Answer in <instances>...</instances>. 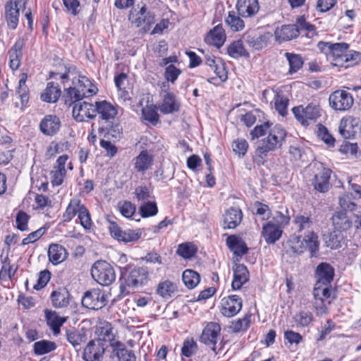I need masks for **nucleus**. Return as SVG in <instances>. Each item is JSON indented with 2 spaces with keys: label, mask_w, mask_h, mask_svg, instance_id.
<instances>
[{
  "label": "nucleus",
  "mask_w": 361,
  "mask_h": 361,
  "mask_svg": "<svg viewBox=\"0 0 361 361\" xmlns=\"http://www.w3.org/2000/svg\"><path fill=\"white\" fill-rule=\"evenodd\" d=\"M252 139L267 135V136L260 140L259 145L257 148V154L261 158L267 156L269 152H273L280 148L286 137V130L279 125L273 126L272 123L269 121L259 126H256L251 131Z\"/></svg>",
  "instance_id": "f257e3e1"
},
{
  "label": "nucleus",
  "mask_w": 361,
  "mask_h": 361,
  "mask_svg": "<svg viewBox=\"0 0 361 361\" xmlns=\"http://www.w3.org/2000/svg\"><path fill=\"white\" fill-rule=\"evenodd\" d=\"M72 86L65 89L66 96L75 100H82L97 92V87L85 76L78 75L72 79Z\"/></svg>",
  "instance_id": "f03ea898"
},
{
  "label": "nucleus",
  "mask_w": 361,
  "mask_h": 361,
  "mask_svg": "<svg viewBox=\"0 0 361 361\" xmlns=\"http://www.w3.org/2000/svg\"><path fill=\"white\" fill-rule=\"evenodd\" d=\"M290 242L293 252L301 254L305 250H308L310 257H317L319 249V241L317 235L314 231H308L302 238L300 236L293 237Z\"/></svg>",
  "instance_id": "7ed1b4c3"
},
{
  "label": "nucleus",
  "mask_w": 361,
  "mask_h": 361,
  "mask_svg": "<svg viewBox=\"0 0 361 361\" xmlns=\"http://www.w3.org/2000/svg\"><path fill=\"white\" fill-rule=\"evenodd\" d=\"M92 278L102 286L111 285L116 279V273L114 267L107 262L98 260L91 268Z\"/></svg>",
  "instance_id": "20e7f679"
},
{
  "label": "nucleus",
  "mask_w": 361,
  "mask_h": 361,
  "mask_svg": "<svg viewBox=\"0 0 361 361\" xmlns=\"http://www.w3.org/2000/svg\"><path fill=\"white\" fill-rule=\"evenodd\" d=\"M65 104L73 106V117L78 122L85 121L86 118H93L96 116L95 107L91 103L66 97Z\"/></svg>",
  "instance_id": "39448f33"
},
{
  "label": "nucleus",
  "mask_w": 361,
  "mask_h": 361,
  "mask_svg": "<svg viewBox=\"0 0 361 361\" xmlns=\"http://www.w3.org/2000/svg\"><path fill=\"white\" fill-rule=\"evenodd\" d=\"M129 20L137 27H141L144 32H147L155 21V15L146 6L140 10L134 9L130 12Z\"/></svg>",
  "instance_id": "423d86ee"
},
{
  "label": "nucleus",
  "mask_w": 361,
  "mask_h": 361,
  "mask_svg": "<svg viewBox=\"0 0 361 361\" xmlns=\"http://www.w3.org/2000/svg\"><path fill=\"white\" fill-rule=\"evenodd\" d=\"M126 287L135 290L147 284L149 272L146 267H135L123 274Z\"/></svg>",
  "instance_id": "0eeeda50"
},
{
  "label": "nucleus",
  "mask_w": 361,
  "mask_h": 361,
  "mask_svg": "<svg viewBox=\"0 0 361 361\" xmlns=\"http://www.w3.org/2000/svg\"><path fill=\"white\" fill-rule=\"evenodd\" d=\"M313 169L314 175L312 184L314 188L320 192H327L331 187V171L321 162L314 163Z\"/></svg>",
  "instance_id": "6e6552de"
},
{
  "label": "nucleus",
  "mask_w": 361,
  "mask_h": 361,
  "mask_svg": "<svg viewBox=\"0 0 361 361\" xmlns=\"http://www.w3.org/2000/svg\"><path fill=\"white\" fill-rule=\"evenodd\" d=\"M295 118L304 126L310 125V122L315 121L320 116L319 106L313 103L306 107L298 106L292 109Z\"/></svg>",
  "instance_id": "1a4fd4ad"
},
{
  "label": "nucleus",
  "mask_w": 361,
  "mask_h": 361,
  "mask_svg": "<svg viewBox=\"0 0 361 361\" xmlns=\"http://www.w3.org/2000/svg\"><path fill=\"white\" fill-rule=\"evenodd\" d=\"M25 0H9L5 5V18L10 29L15 30L18 24L20 10L25 8Z\"/></svg>",
  "instance_id": "9d476101"
},
{
  "label": "nucleus",
  "mask_w": 361,
  "mask_h": 361,
  "mask_svg": "<svg viewBox=\"0 0 361 361\" xmlns=\"http://www.w3.org/2000/svg\"><path fill=\"white\" fill-rule=\"evenodd\" d=\"M82 304L85 307L90 310L102 309L106 304L104 292L99 288H92L87 291L82 297Z\"/></svg>",
  "instance_id": "9b49d317"
},
{
  "label": "nucleus",
  "mask_w": 361,
  "mask_h": 361,
  "mask_svg": "<svg viewBox=\"0 0 361 361\" xmlns=\"http://www.w3.org/2000/svg\"><path fill=\"white\" fill-rule=\"evenodd\" d=\"M329 102L334 110L346 111L352 107L354 99L350 93L345 90H336L330 94Z\"/></svg>",
  "instance_id": "f8f14e48"
},
{
  "label": "nucleus",
  "mask_w": 361,
  "mask_h": 361,
  "mask_svg": "<svg viewBox=\"0 0 361 361\" xmlns=\"http://www.w3.org/2000/svg\"><path fill=\"white\" fill-rule=\"evenodd\" d=\"M109 229L111 235L114 239L122 241L123 243L135 242L138 240L142 235L140 230L128 229L123 231L116 223L114 221L109 222Z\"/></svg>",
  "instance_id": "ddd939ff"
},
{
  "label": "nucleus",
  "mask_w": 361,
  "mask_h": 361,
  "mask_svg": "<svg viewBox=\"0 0 361 361\" xmlns=\"http://www.w3.org/2000/svg\"><path fill=\"white\" fill-rule=\"evenodd\" d=\"M169 86L166 82H163L161 85V92L164 94L162 97V102L159 106V110L164 114H172L178 111L180 109V104L176 99V96L171 93L168 92Z\"/></svg>",
  "instance_id": "4468645a"
},
{
  "label": "nucleus",
  "mask_w": 361,
  "mask_h": 361,
  "mask_svg": "<svg viewBox=\"0 0 361 361\" xmlns=\"http://www.w3.org/2000/svg\"><path fill=\"white\" fill-rule=\"evenodd\" d=\"M272 38V34L265 32L262 34L255 32L247 33L244 36L245 43L255 50H261L265 48Z\"/></svg>",
  "instance_id": "2eb2a0df"
},
{
  "label": "nucleus",
  "mask_w": 361,
  "mask_h": 361,
  "mask_svg": "<svg viewBox=\"0 0 361 361\" xmlns=\"http://www.w3.org/2000/svg\"><path fill=\"white\" fill-rule=\"evenodd\" d=\"M104 342L100 339L90 341L84 349L82 357L85 361H99L104 353Z\"/></svg>",
  "instance_id": "dca6fc26"
},
{
  "label": "nucleus",
  "mask_w": 361,
  "mask_h": 361,
  "mask_svg": "<svg viewBox=\"0 0 361 361\" xmlns=\"http://www.w3.org/2000/svg\"><path fill=\"white\" fill-rule=\"evenodd\" d=\"M220 331L221 326L218 323L209 322L203 329L200 336V341L212 346V349L214 350Z\"/></svg>",
  "instance_id": "f3484780"
},
{
  "label": "nucleus",
  "mask_w": 361,
  "mask_h": 361,
  "mask_svg": "<svg viewBox=\"0 0 361 361\" xmlns=\"http://www.w3.org/2000/svg\"><path fill=\"white\" fill-rule=\"evenodd\" d=\"M242 302L241 298L236 295L224 298L221 302V313L227 317L235 316L241 310Z\"/></svg>",
  "instance_id": "a211bd4d"
},
{
  "label": "nucleus",
  "mask_w": 361,
  "mask_h": 361,
  "mask_svg": "<svg viewBox=\"0 0 361 361\" xmlns=\"http://www.w3.org/2000/svg\"><path fill=\"white\" fill-rule=\"evenodd\" d=\"M61 128V121L56 115H47L39 123V130L45 135H56Z\"/></svg>",
  "instance_id": "6ab92c4d"
},
{
  "label": "nucleus",
  "mask_w": 361,
  "mask_h": 361,
  "mask_svg": "<svg viewBox=\"0 0 361 361\" xmlns=\"http://www.w3.org/2000/svg\"><path fill=\"white\" fill-rule=\"evenodd\" d=\"M334 276V268L328 263L322 262L316 269L315 276L317 278L316 286H329Z\"/></svg>",
  "instance_id": "aec40b11"
},
{
  "label": "nucleus",
  "mask_w": 361,
  "mask_h": 361,
  "mask_svg": "<svg viewBox=\"0 0 361 361\" xmlns=\"http://www.w3.org/2000/svg\"><path fill=\"white\" fill-rule=\"evenodd\" d=\"M360 129L357 119L348 117L341 120L338 132L344 139H353Z\"/></svg>",
  "instance_id": "412c9836"
},
{
  "label": "nucleus",
  "mask_w": 361,
  "mask_h": 361,
  "mask_svg": "<svg viewBox=\"0 0 361 361\" xmlns=\"http://www.w3.org/2000/svg\"><path fill=\"white\" fill-rule=\"evenodd\" d=\"M236 9L239 16L243 18H252L259 12L258 0H238Z\"/></svg>",
  "instance_id": "4be33fe9"
},
{
  "label": "nucleus",
  "mask_w": 361,
  "mask_h": 361,
  "mask_svg": "<svg viewBox=\"0 0 361 361\" xmlns=\"http://www.w3.org/2000/svg\"><path fill=\"white\" fill-rule=\"evenodd\" d=\"M25 40L24 38H19L13 46L9 49V66L12 70H17L20 65V60L23 56V49L25 47Z\"/></svg>",
  "instance_id": "5701e85b"
},
{
  "label": "nucleus",
  "mask_w": 361,
  "mask_h": 361,
  "mask_svg": "<svg viewBox=\"0 0 361 361\" xmlns=\"http://www.w3.org/2000/svg\"><path fill=\"white\" fill-rule=\"evenodd\" d=\"M243 212L239 207H231L224 215V228L232 229L236 228L242 221Z\"/></svg>",
  "instance_id": "b1692460"
},
{
  "label": "nucleus",
  "mask_w": 361,
  "mask_h": 361,
  "mask_svg": "<svg viewBox=\"0 0 361 361\" xmlns=\"http://www.w3.org/2000/svg\"><path fill=\"white\" fill-rule=\"evenodd\" d=\"M276 40L281 42L290 41L299 35L298 25L295 24L283 25L275 30Z\"/></svg>",
  "instance_id": "393cba45"
},
{
  "label": "nucleus",
  "mask_w": 361,
  "mask_h": 361,
  "mask_svg": "<svg viewBox=\"0 0 361 361\" xmlns=\"http://www.w3.org/2000/svg\"><path fill=\"white\" fill-rule=\"evenodd\" d=\"M262 235L267 243L272 244L278 240L281 234V227L270 221L262 227Z\"/></svg>",
  "instance_id": "a878e982"
},
{
  "label": "nucleus",
  "mask_w": 361,
  "mask_h": 361,
  "mask_svg": "<svg viewBox=\"0 0 361 361\" xmlns=\"http://www.w3.org/2000/svg\"><path fill=\"white\" fill-rule=\"evenodd\" d=\"M226 37V34L222 25H218L207 33L204 40L208 44L214 45L219 48L224 44Z\"/></svg>",
  "instance_id": "bb28decb"
},
{
  "label": "nucleus",
  "mask_w": 361,
  "mask_h": 361,
  "mask_svg": "<svg viewBox=\"0 0 361 361\" xmlns=\"http://www.w3.org/2000/svg\"><path fill=\"white\" fill-rule=\"evenodd\" d=\"M249 280V271L243 264H236L233 268V280L231 286L233 290L240 289Z\"/></svg>",
  "instance_id": "cd10ccee"
},
{
  "label": "nucleus",
  "mask_w": 361,
  "mask_h": 361,
  "mask_svg": "<svg viewBox=\"0 0 361 361\" xmlns=\"http://www.w3.org/2000/svg\"><path fill=\"white\" fill-rule=\"evenodd\" d=\"M111 346L118 361H136V356L133 351L128 350L123 343L114 341L111 343Z\"/></svg>",
  "instance_id": "c85d7f7f"
},
{
  "label": "nucleus",
  "mask_w": 361,
  "mask_h": 361,
  "mask_svg": "<svg viewBox=\"0 0 361 361\" xmlns=\"http://www.w3.org/2000/svg\"><path fill=\"white\" fill-rule=\"evenodd\" d=\"M66 250L61 245L52 243L48 249V257L49 261L54 265L63 262L67 257Z\"/></svg>",
  "instance_id": "c756f323"
},
{
  "label": "nucleus",
  "mask_w": 361,
  "mask_h": 361,
  "mask_svg": "<svg viewBox=\"0 0 361 361\" xmlns=\"http://www.w3.org/2000/svg\"><path fill=\"white\" fill-rule=\"evenodd\" d=\"M153 157L147 150H142L135 159V169L144 174L152 166Z\"/></svg>",
  "instance_id": "7c9ffc66"
},
{
  "label": "nucleus",
  "mask_w": 361,
  "mask_h": 361,
  "mask_svg": "<svg viewBox=\"0 0 361 361\" xmlns=\"http://www.w3.org/2000/svg\"><path fill=\"white\" fill-rule=\"evenodd\" d=\"M348 49L349 44L347 43H333L329 56L333 58L334 66L343 67V59L345 58V54Z\"/></svg>",
  "instance_id": "2f4dec72"
},
{
  "label": "nucleus",
  "mask_w": 361,
  "mask_h": 361,
  "mask_svg": "<svg viewBox=\"0 0 361 361\" xmlns=\"http://www.w3.org/2000/svg\"><path fill=\"white\" fill-rule=\"evenodd\" d=\"M177 291V284L169 279L160 281L156 288V293L164 299L171 298Z\"/></svg>",
  "instance_id": "473e14b6"
},
{
  "label": "nucleus",
  "mask_w": 361,
  "mask_h": 361,
  "mask_svg": "<svg viewBox=\"0 0 361 361\" xmlns=\"http://www.w3.org/2000/svg\"><path fill=\"white\" fill-rule=\"evenodd\" d=\"M226 245L233 252L234 255L240 257L245 255L248 251V248L243 239L234 235L227 238Z\"/></svg>",
  "instance_id": "72a5a7b5"
},
{
  "label": "nucleus",
  "mask_w": 361,
  "mask_h": 361,
  "mask_svg": "<svg viewBox=\"0 0 361 361\" xmlns=\"http://www.w3.org/2000/svg\"><path fill=\"white\" fill-rule=\"evenodd\" d=\"M51 300L53 306L56 308L67 307L69 304L70 293L64 288H59L51 293Z\"/></svg>",
  "instance_id": "f704fd0d"
},
{
  "label": "nucleus",
  "mask_w": 361,
  "mask_h": 361,
  "mask_svg": "<svg viewBox=\"0 0 361 361\" xmlns=\"http://www.w3.org/2000/svg\"><path fill=\"white\" fill-rule=\"evenodd\" d=\"M94 107L96 112H97L100 117L104 120L114 118L117 114L116 107L106 101L96 102V106Z\"/></svg>",
  "instance_id": "c9c22d12"
},
{
  "label": "nucleus",
  "mask_w": 361,
  "mask_h": 361,
  "mask_svg": "<svg viewBox=\"0 0 361 361\" xmlns=\"http://www.w3.org/2000/svg\"><path fill=\"white\" fill-rule=\"evenodd\" d=\"M61 95V90L58 85H56L54 82H48L47 87L41 94V99L44 102L54 103L56 102Z\"/></svg>",
  "instance_id": "e433bc0d"
},
{
  "label": "nucleus",
  "mask_w": 361,
  "mask_h": 361,
  "mask_svg": "<svg viewBox=\"0 0 361 361\" xmlns=\"http://www.w3.org/2000/svg\"><path fill=\"white\" fill-rule=\"evenodd\" d=\"M332 221L335 228L341 231H346L353 225V221L344 212H338L332 216Z\"/></svg>",
  "instance_id": "4c0bfd02"
},
{
  "label": "nucleus",
  "mask_w": 361,
  "mask_h": 361,
  "mask_svg": "<svg viewBox=\"0 0 361 361\" xmlns=\"http://www.w3.org/2000/svg\"><path fill=\"white\" fill-rule=\"evenodd\" d=\"M84 204H80L78 198H73L71 200L66 212L63 214V220L66 222L71 221L76 214L78 215L79 210Z\"/></svg>",
  "instance_id": "58836bf2"
},
{
  "label": "nucleus",
  "mask_w": 361,
  "mask_h": 361,
  "mask_svg": "<svg viewBox=\"0 0 361 361\" xmlns=\"http://www.w3.org/2000/svg\"><path fill=\"white\" fill-rule=\"evenodd\" d=\"M1 269L0 270V280L6 281L7 279L11 280L15 276L18 267H13L11 264V260L8 256H6L4 259L1 260Z\"/></svg>",
  "instance_id": "ea45409f"
},
{
  "label": "nucleus",
  "mask_w": 361,
  "mask_h": 361,
  "mask_svg": "<svg viewBox=\"0 0 361 361\" xmlns=\"http://www.w3.org/2000/svg\"><path fill=\"white\" fill-rule=\"evenodd\" d=\"M228 55L234 59L240 57H249V53L244 47L242 41L238 40L232 42L227 48Z\"/></svg>",
  "instance_id": "a19ab883"
},
{
  "label": "nucleus",
  "mask_w": 361,
  "mask_h": 361,
  "mask_svg": "<svg viewBox=\"0 0 361 361\" xmlns=\"http://www.w3.org/2000/svg\"><path fill=\"white\" fill-rule=\"evenodd\" d=\"M33 350L35 355H42L56 349V344L50 341L42 340L34 343Z\"/></svg>",
  "instance_id": "79ce46f5"
},
{
  "label": "nucleus",
  "mask_w": 361,
  "mask_h": 361,
  "mask_svg": "<svg viewBox=\"0 0 361 361\" xmlns=\"http://www.w3.org/2000/svg\"><path fill=\"white\" fill-rule=\"evenodd\" d=\"M182 280L187 288L192 289L200 283V276L197 271L192 269H186L183 273Z\"/></svg>",
  "instance_id": "37998d69"
},
{
  "label": "nucleus",
  "mask_w": 361,
  "mask_h": 361,
  "mask_svg": "<svg viewBox=\"0 0 361 361\" xmlns=\"http://www.w3.org/2000/svg\"><path fill=\"white\" fill-rule=\"evenodd\" d=\"M27 75L26 73H23L18 82V87L17 93L21 100L22 106L26 105L29 101V89L26 85Z\"/></svg>",
  "instance_id": "c03bdc74"
},
{
  "label": "nucleus",
  "mask_w": 361,
  "mask_h": 361,
  "mask_svg": "<svg viewBox=\"0 0 361 361\" xmlns=\"http://www.w3.org/2000/svg\"><path fill=\"white\" fill-rule=\"evenodd\" d=\"M226 23L233 32L242 30L245 27L244 21L235 12L230 11L226 18Z\"/></svg>",
  "instance_id": "a18cd8bd"
},
{
  "label": "nucleus",
  "mask_w": 361,
  "mask_h": 361,
  "mask_svg": "<svg viewBox=\"0 0 361 361\" xmlns=\"http://www.w3.org/2000/svg\"><path fill=\"white\" fill-rule=\"evenodd\" d=\"M293 319L298 327H306L313 321V315L310 312L300 311L293 316Z\"/></svg>",
  "instance_id": "49530a36"
},
{
  "label": "nucleus",
  "mask_w": 361,
  "mask_h": 361,
  "mask_svg": "<svg viewBox=\"0 0 361 361\" xmlns=\"http://www.w3.org/2000/svg\"><path fill=\"white\" fill-rule=\"evenodd\" d=\"M286 56L290 66L289 73L290 74L296 73L300 68H302L303 60L300 55L287 52L286 53Z\"/></svg>",
  "instance_id": "de8ad7c7"
},
{
  "label": "nucleus",
  "mask_w": 361,
  "mask_h": 361,
  "mask_svg": "<svg viewBox=\"0 0 361 361\" xmlns=\"http://www.w3.org/2000/svg\"><path fill=\"white\" fill-rule=\"evenodd\" d=\"M294 223L297 226L298 231L302 232L308 231L313 226V221L310 216L297 215L294 219Z\"/></svg>",
  "instance_id": "09e8293b"
},
{
  "label": "nucleus",
  "mask_w": 361,
  "mask_h": 361,
  "mask_svg": "<svg viewBox=\"0 0 361 361\" xmlns=\"http://www.w3.org/2000/svg\"><path fill=\"white\" fill-rule=\"evenodd\" d=\"M196 248L190 243H182L178 245L176 253L185 259H189L195 255Z\"/></svg>",
  "instance_id": "8fccbe9b"
},
{
  "label": "nucleus",
  "mask_w": 361,
  "mask_h": 361,
  "mask_svg": "<svg viewBox=\"0 0 361 361\" xmlns=\"http://www.w3.org/2000/svg\"><path fill=\"white\" fill-rule=\"evenodd\" d=\"M197 350V345L193 338H187L184 341L181 348L182 355L190 357Z\"/></svg>",
  "instance_id": "3c124183"
},
{
  "label": "nucleus",
  "mask_w": 361,
  "mask_h": 361,
  "mask_svg": "<svg viewBox=\"0 0 361 361\" xmlns=\"http://www.w3.org/2000/svg\"><path fill=\"white\" fill-rule=\"evenodd\" d=\"M250 314H245L243 318L233 321L231 325V328L234 332L246 330L250 323Z\"/></svg>",
  "instance_id": "603ef678"
},
{
  "label": "nucleus",
  "mask_w": 361,
  "mask_h": 361,
  "mask_svg": "<svg viewBox=\"0 0 361 361\" xmlns=\"http://www.w3.org/2000/svg\"><path fill=\"white\" fill-rule=\"evenodd\" d=\"M140 212L143 218L154 216L158 212L157 204L154 202L148 201L140 206Z\"/></svg>",
  "instance_id": "864d4df0"
},
{
  "label": "nucleus",
  "mask_w": 361,
  "mask_h": 361,
  "mask_svg": "<svg viewBox=\"0 0 361 361\" xmlns=\"http://www.w3.org/2000/svg\"><path fill=\"white\" fill-rule=\"evenodd\" d=\"M78 219L81 226L85 229H90L92 226L90 214L87 207L83 205L79 210Z\"/></svg>",
  "instance_id": "5fc2aeb1"
},
{
  "label": "nucleus",
  "mask_w": 361,
  "mask_h": 361,
  "mask_svg": "<svg viewBox=\"0 0 361 361\" xmlns=\"http://www.w3.org/2000/svg\"><path fill=\"white\" fill-rule=\"evenodd\" d=\"M295 25H298L299 31L300 30L307 31V36L309 37H312L316 35L314 25L307 22L303 16L297 18Z\"/></svg>",
  "instance_id": "6e6d98bb"
},
{
  "label": "nucleus",
  "mask_w": 361,
  "mask_h": 361,
  "mask_svg": "<svg viewBox=\"0 0 361 361\" xmlns=\"http://www.w3.org/2000/svg\"><path fill=\"white\" fill-rule=\"evenodd\" d=\"M253 213L261 216L262 220L268 219L271 216V211L269 207L259 202H256L254 204Z\"/></svg>",
  "instance_id": "4d7b16f0"
},
{
  "label": "nucleus",
  "mask_w": 361,
  "mask_h": 361,
  "mask_svg": "<svg viewBox=\"0 0 361 361\" xmlns=\"http://www.w3.org/2000/svg\"><path fill=\"white\" fill-rule=\"evenodd\" d=\"M313 294L316 300L323 302L324 298H329L331 295V291L329 286L320 285L314 286Z\"/></svg>",
  "instance_id": "13d9d810"
},
{
  "label": "nucleus",
  "mask_w": 361,
  "mask_h": 361,
  "mask_svg": "<svg viewBox=\"0 0 361 361\" xmlns=\"http://www.w3.org/2000/svg\"><path fill=\"white\" fill-rule=\"evenodd\" d=\"M275 108L280 115L284 116L287 114V106L288 104V99L286 97L276 94L275 96Z\"/></svg>",
  "instance_id": "bf43d9fd"
},
{
  "label": "nucleus",
  "mask_w": 361,
  "mask_h": 361,
  "mask_svg": "<svg viewBox=\"0 0 361 361\" xmlns=\"http://www.w3.org/2000/svg\"><path fill=\"white\" fill-rule=\"evenodd\" d=\"M288 209H285L283 211L276 212L272 221L281 228L288 225L290 221V216L287 214Z\"/></svg>",
  "instance_id": "052dcab7"
},
{
  "label": "nucleus",
  "mask_w": 361,
  "mask_h": 361,
  "mask_svg": "<svg viewBox=\"0 0 361 361\" xmlns=\"http://www.w3.org/2000/svg\"><path fill=\"white\" fill-rule=\"evenodd\" d=\"M233 150L239 157H243L247 150L248 143L245 139H237L232 145Z\"/></svg>",
  "instance_id": "680f3d73"
},
{
  "label": "nucleus",
  "mask_w": 361,
  "mask_h": 361,
  "mask_svg": "<svg viewBox=\"0 0 361 361\" xmlns=\"http://www.w3.org/2000/svg\"><path fill=\"white\" fill-rule=\"evenodd\" d=\"M66 338L68 341L74 347L80 345L85 341L84 336L77 331H70L66 333Z\"/></svg>",
  "instance_id": "e2e57ef3"
},
{
  "label": "nucleus",
  "mask_w": 361,
  "mask_h": 361,
  "mask_svg": "<svg viewBox=\"0 0 361 361\" xmlns=\"http://www.w3.org/2000/svg\"><path fill=\"white\" fill-rule=\"evenodd\" d=\"M180 73L181 71L179 68L171 64L166 68L164 77L167 82L174 83Z\"/></svg>",
  "instance_id": "0e129e2a"
},
{
  "label": "nucleus",
  "mask_w": 361,
  "mask_h": 361,
  "mask_svg": "<svg viewBox=\"0 0 361 361\" xmlns=\"http://www.w3.org/2000/svg\"><path fill=\"white\" fill-rule=\"evenodd\" d=\"M343 236L341 233L336 232L331 233L326 240V246L331 249H338L341 247V240Z\"/></svg>",
  "instance_id": "69168bd1"
},
{
  "label": "nucleus",
  "mask_w": 361,
  "mask_h": 361,
  "mask_svg": "<svg viewBox=\"0 0 361 361\" xmlns=\"http://www.w3.org/2000/svg\"><path fill=\"white\" fill-rule=\"evenodd\" d=\"M360 54L355 51H347L345 54V58L343 59V67L348 68L355 64L360 59Z\"/></svg>",
  "instance_id": "338daca9"
},
{
  "label": "nucleus",
  "mask_w": 361,
  "mask_h": 361,
  "mask_svg": "<svg viewBox=\"0 0 361 361\" xmlns=\"http://www.w3.org/2000/svg\"><path fill=\"white\" fill-rule=\"evenodd\" d=\"M118 208H119V210H120L121 214L126 218H129V217L132 216V215L135 212V205L128 201L120 202L118 204Z\"/></svg>",
  "instance_id": "774afa93"
}]
</instances>
